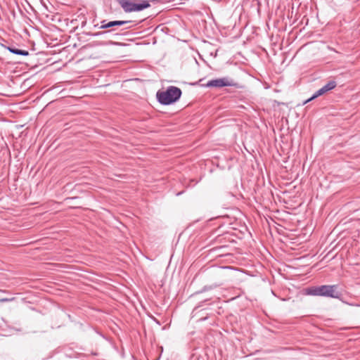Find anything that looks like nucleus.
Segmentation results:
<instances>
[{
  "instance_id": "obj_1",
  "label": "nucleus",
  "mask_w": 360,
  "mask_h": 360,
  "mask_svg": "<svg viewBox=\"0 0 360 360\" xmlns=\"http://www.w3.org/2000/svg\"><path fill=\"white\" fill-rule=\"evenodd\" d=\"M307 294L313 296L328 297L339 299L341 292L338 290L336 285H323L307 289Z\"/></svg>"
},
{
  "instance_id": "obj_2",
  "label": "nucleus",
  "mask_w": 360,
  "mask_h": 360,
  "mask_svg": "<svg viewBox=\"0 0 360 360\" xmlns=\"http://www.w3.org/2000/svg\"><path fill=\"white\" fill-rule=\"evenodd\" d=\"M181 91L174 86H169L166 91L157 93L158 101L163 105H169L176 102L181 97Z\"/></svg>"
},
{
  "instance_id": "obj_3",
  "label": "nucleus",
  "mask_w": 360,
  "mask_h": 360,
  "mask_svg": "<svg viewBox=\"0 0 360 360\" xmlns=\"http://www.w3.org/2000/svg\"><path fill=\"white\" fill-rule=\"evenodd\" d=\"M120 5L127 13L140 11L150 6V4L147 1H143L140 4H136L129 0H122Z\"/></svg>"
},
{
  "instance_id": "obj_4",
  "label": "nucleus",
  "mask_w": 360,
  "mask_h": 360,
  "mask_svg": "<svg viewBox=\"0 0 360 360\" xmlns=\"http://www.w3.org/2000/svg\"><path fill=\"white\" fill-rule=\"evenodd\" d=\"M233 85V82L231 79L227 77L218 78L215 79H212L207 82L206 84L207 87H216L221 88L224 86H230Z\"/></svg>"
},
{
  "instance_id": "obj_5",
  "label": "nucleus",
  "mask_w": 360,
  "mask_h": 360,
  "mask_svg": "<svg viewBox=\"0 0 360 360\" xmlns=\"http://www.w3.org/2000/svg\"><path fill=\"white\" fill-rule=\"evenodd\" d=\"M336 86H337V83L335 81L332 80V81L328 82L326 85H324L323 87H321L317 91H316L314 93V94L311 98H309L304 102V103H307L315 99L316 98H317L321 95H323L324 94L327 93L328 91L335 89Z\"/></svg>"
},
{
  "instance_id": "obj_6",
  "label": "nucleus",
  "mask_w": 360,
  "mask_h": 360,
  "mask_svg": "<svg viewBox=\"0 0 360 360\" xmlns=\"http://www.w3.org/2000/svg\"><path fill=\"white\" fill-rule=\"evenodd\" d=\"M129 22H130V21L115 20V21H110L108 22H105V21H103V22H101V29H107V28L112 27L114 26H121V25H125Z\"/></svg>"
},
{
  "instance_id": "obj_7",
  "label": "nucleus",
  "mask_w": 360,
  "mask_h": 360,
  "mask_svg": "<svg viewBox=\"0 0 360 360\" xmlns=\"http://www.w3.org/2000/svg\"><path fill=\"white\" fill-rule=\"evenodd\" d=\"M8 49L9 50L10 52L17 54V55H21V56H25L29 55V52L25 50H21V49H18L13 48V47H8Z\"/></svg>"
},
{
  "instance_id": "obj_8",
  "label": "nucleus",
  "mask_w": 360,
  "mask_h": 360,
  "mask_svg": "<svg viewBox=\"0 0 360 360\" xmlns=\"http://www.w3.org/2000/svg\"><path fill=\"white\" fill-rule=\"evenodd\" d=\"M15 300V297H11V298H1L0 302H12Z\"/></svg>"
}]
</instances>
